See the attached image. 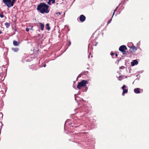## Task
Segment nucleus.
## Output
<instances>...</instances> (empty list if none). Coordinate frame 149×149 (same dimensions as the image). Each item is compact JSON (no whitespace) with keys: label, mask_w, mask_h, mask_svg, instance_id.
Returning <instances> with one entry per match:
<instances>
[{"label":"nucleus","mask_w":149,"mask_h":149,"mask_svg":"<svg viewBox=\"0 0 149 149\" xmlns=\"http://www.w3.org/2000/svg\"><path fill=\"white\" fill-rule=\"evenodd\" d=\"M49 6L45 3H41L38 6L37 9L42 13H48L49 12L48 9Z\"/></svg>","instance_id":"obj_1"},{"label":"nucleus","mask_w":149,"mask_h":149,"mask_svg":"<svg viewBox=\"0 0 149 149\" xmlns=\"http://www.w3.org/2000/svg\"><path fill=\"white\" fill-rule=\"evenodd\" d=\"M3 2L8 8L13 6L15 2L13 0H3Z\"/></svg>","instance_id":"obj_2"},{"label":"nucleus","mask_w":149,"mask_h":149,"mask_svg":"<svg viewBox=\"0 0 149 149\" xmlns=\"http://www.w3.org/2000/svg\"><path fill=\"white\" fill-rule=\"evenodd\" d=\"M88 84V81L87 80H82L81 81L78 83L77 87L79 89H80L81 88L86 86V84Z\"/></svg>","instance_id":"obj_3"},{"label":"nucleus","mask_w":149,"mask_h":149,"mask_svg":"<svg viewBox=\"0 0 149 149\" xmlns=\"http://www.w3.org/2000/svg\"><path fill=\"white\" fill-rule=\"evenodd\" d=\"M119 49L120 51L123 52V54H127V52L125 51L127 49V48L125 46L123 45L120 46Z\"/></svg>","instance_id":"obj_4"},{"label":"nucleus","mask_w":149,"mask_h":149,"mask_svg":"<svg viewBox=\"0 0 149 149\" xmlns=\"http://www.w3.org/2000/svg\"><path fill=\"white\" fill-rule=\"evenodd\" d=\"M126 87V86L125 85H124L122 87V89L123 90V92L122 93L123 95H124L125 93H127L128 92V89H125V88Z\"/></svg>","instance_id":"obj_5"},{"label":"nucleus","mask_w":149,"mask_h":149,"mask_svg":"<svg viewBox=\"0 0 149 149\" xmlns=\"http://www.w3.org/2000/svg\"><path fill=\"white\" fill-rule=\"evenodd\" d=\"M137 48L134 46H133L130 48V51L131 53L135 52L137 50Z\"/></svg>","instance_id":"obj_6"},{"label":"nucleus","mask_w":149,"mask_h":149,"mask_svg":"<svg viewBox=\"0 0 149 149\" xmlns=\"http://www.w3.org/2000/svg\"><path fill=\"white\" fill-rule=\"evenodd\" d=\"M86 17L83 15H80L79 17V20L82 22L85 20Z\"/></svg>","instance_id":"obj_7"},{"label":"nucleus","mask_w":149,"mask_h":149,"mask_svg":"<svg viewBox=\"0 0 149 149\" xmlns=\"http://www.w3.org/2000/svg\"><path fill=\"white\" fill-rule=\"evenodd\" d=\"M138 62L137 60H133V61L131 62V65L132 66H134L135 65H136L138 64Z\"/></svg>","instance_id":"obj_8"},{"label":"nucleus","mask_w":149,"mask_h":149,"mask_svg":"<svg viewBox=\"0 0 149 149\" xmlns=\"http://www.w3.org/2000/svg\"><path fill=\"white\" fill-rule=\"evenodd\" d=\"M140 90V88H137L134 89V93H140L141 92Z\"/></svg>","instance_id":"obj_9"},{"label":"nucleus","mask_w":149,"mask_h":149,"mask_svg":"<svg viewBox=\"0 0 149 149\" xmlns=\"http://www.w3.org/2000/svg\"><path fill=\"white\" fill-rule=\"evenodd\" d=\"M19 44L20 42L19 41L17 42L15 40H14L13 41V44L15 46H18L19 45Z\"/></svg>","instance_id":"obj_10"},{"label":"nucleus","mask_w":149,"mask_h":149,"mask_svg":"<svg viewBox=\"0 0 149 149\" xmlns=\"http://www.w3.org/2000/svg\"><path fill=\"white\" fill-rule=\"evenodd\" d=\"M55 2V0H49L47 2L48 4L49 5H51V3H54Z\"/></svg>","instance_id":"obj_11"},{"label":"nucleus","mask_w":149,"mask_h":149,"mask_svg":"<svg viewBox=\"0 0 149 149\" xmlns=\"http://www.w3.org/2000/svg\"><path fill=\"white\" fill-rule=\"evenodd\" d=\"M39 24L40 25L41 30L42 31H43L44 30V24H42L41 23H39Z\"/></svg>","instance_id":"obj_12"},{"label":"nucleus","mask_w":149,"mask_h":149,"mask_svg":"<svg viewBox=\"0 0 149 149\" xmlns=\"http://www.w3.org/2000/svg\"><path fill=\"white\" fill-rule=\"evenodd\" d=\"M31 67L33 68V70H36L37 69V67L36 65H32L31 66Z\"/></svg>","instance_id":"obj_13"},{"label":"nucleus","mask_w":149,"mask_h":149,"mask_svg":"<svg viewBox=\"0 0 149 149\" xmlns=\"http://www.w3.org/2000/svg\"><path fill=\"white\" fill-rule=\"evenodd\" d=\"M5 25L6 26V28H8L9 26H10V25L9 23L6 22L5 24Z\"/></svg>","instance_id":"obj_14"},{"label":"nucleus","mask_w":149,"mask_h":149,"mask_svg":"<svg viewBox=\"0 0 149 149\" xmlns=\"http://www.w3.org/2000/svg\"><path fill=\"white\" fill-rule=\"evenodd\" d=\"M46 29H47L48 30H49L50 29V27H49V24H46Z\"/></svg>","instance_id":"obj_15"},{"label":"nucleus","mask_w":149,"mask_h":149,"mask_svg":"<svg viewBox=\"0 0 149 149\" xmlns=\"http://www.w3.org/2000/svg\"><path fill=\"white\" fill-rule=\"evenodd\" d=\"M19 49L17 48H14L12 49V50L14 52H17L18 51Z\"/></svg>","instance_id":"obj_16"},{"label":"nucleus","mask_w":149,"mask_h":149,"mask_svg":"<svg viewBox=\"0 0 149 149\" xmlns=\"http://www.w3.org/2000/svg\"><path fill=\"white\" fill-rule=\"evenodd\" d=\"M4 15L3 14V13L2 12L0 13V17L1 18H3L4 17Z\"/></svg>","instance_id":"obj_17"},{"label":"nucleus","mask_w":149,"mask_h":149,"mask_svg":"<svg viewBox=\"0 0 149 149\" xmlns=\"http://www.w3.org/2000/svg\"><path fill=\"white\" fill-rule=\"evenodd\" d=\"M112 17H112V18L109 20V21H108V22H107V24H109L111 22L112 20Z\"/></svg>","instance_id":"obj_18"},{"label":"nucleus","mask_w":149,"mask_h":149,"mask_svg":"<svg viewBox=\"0 0 149 149\" xmlns=\"http://www.w3.org/2000/svg\"><path fill=\"white\" fill-rule=\"evenodd\" d=\"M115 54L112 52H111V55L112 56V57L113 58V56Z\"/></svg>","instance_id":"obj_19"},{"label":"nucleus","mask_w":149,"mask_h":149,"mask_svg":"<svg viewBox=\"0 0 149 149\" xmlns=\"http://www.w3.org/2000/svg\"><path fill=\"white\" fill-rule=\"evenodd\" d=\"M117 10H116V9H115L114 10V12H113V16H112V17H113V16L114 15L116 12L117 11Z\"/></svg>","instance_id":"obj_20"},{"label":"nucleus","mask_w":149,"mask_h":149,"mask_svg":"<svg viewBox=\"0 0 149 149\" xmlns=\"http://www.w3.org/2000/svg\"><path fill=\"white\" fill-rule=\"evenodd\" d=\"M125 68V67L124 66H121L120 68V69H123Z\"/></svg>","instance_id":"obj_21"},{"label":"nucleus","mask_w":149,"mask_h":149,"mask_svg":"<svg viewBox=\"0 0 149 149\" xmlns=\"http://www.w3.org/2000/svg\"><path fill=\"white\" fill-rule=\"evenodd\" d=\"M84 74V72H83L82 73H81V74H79V75H78V77H81V75H83Z\"/></svg>","instance_id":"obj_22"},{"label":"nucleus","mask_w":149,"mask_h":149,"mask_svg":"<svg viewBox=\"0 0 149 149\" xmlns=\"http://www.w3.org/2000/svg\"><path fill=\"white\" fill-rule=\"evenodd\" d=\"M56 14H58L59 15H60L61 14V13L60 12H56Z\"/></svg>","instance_id":"obj_23"},{"label":"nucleus","mask_w":149,"mask_h":149,"mask_svg":"<svg viewBox=\"0 0 149 149\" xmlns=\"http://www.w3.org/2000/svg\"><path fill=\"white\" fill-rule=\"evenodd\" d=\"M26 30L27 32H28L29 31V28H26Z\"/></svg>","instance_id":"obj_24"},{"label":"nucleus","mask_w":149,"mask_h":149,"mask_svg":"<svg viewBox=\"0 0 149 149\" xmlns=\"http://www.w3.org/2000/svg\"><path fill=\"white\" fill-rule=\"evenodd\" d=\"M69 44L68 45V46H69L71 45V42H70V41H69Z\"/></svg>","instance_id":"obj_25"},{"label":"nucleus","mask_w":149,"mask_h":149,"mask_svg":"<svg viewBox=\"0 0 149 149\" xmlns=\"http://www.w3.org/2000/svg\"><path fill=\"white\" fill-rule=\"evenodd\" d=\"M118 7H119V6H117L116 8H115V9H116V10H117V9H118Z\"/></svg>","instance_id":"obj_26"},{"label":"nucleus","mask_w":149,"mask_h":149,"mask_svg":"<svg viewBox=\"0 0 149 149\" xmlns=\"http://www.w3.org/2000/svg\"><path fill=\"white\" fill-rule=\"evenodd\" d=\"M118 55V54H116V57Z\"/></svg>","instance_id":"obj_27"},{"label":"nucleus","mask_w":149,"mask_h":149,"mask_svg":"<svg viewBox=\"0 0 149 149\" xmlns=\"http://www.w3.org/2000/svg\"><path fill=\"white\" fill-rule=\"evenodd\" d=\"M2 33V32L1 31H0V34Z\"/></svg>","instance_id":"obj_28"},{"label":"nucleus","mask_w":149,"mask_h":149,"mask_svg":"<svg viewBox=\"0 0 149 149\" xmlns=\"http://www.w3.org/2000/svg\"><path fill=\"white\" fill-rule=\"evenodd\" d=\"M46 65L45 64V65H44V67H45Z\"/></svg>","instance_id":"obj_29"},{"label":"nucleus","mask_w":149,"mask_h":149,"mask_svg":"<svg viewBox=\"0 0 149 149\" xmlns=\"http://www.w3.org/2000/svg\"><path fill=\"white\" fill-rule=\"evenodd\" d=\"M14 1V0H13ZM16 0H14L15 1V2Z\"/></svg>","instance_id":"obj_30"}]
</instances>
